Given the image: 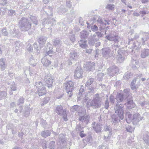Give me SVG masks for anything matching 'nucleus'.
Here are the masks:
<instances>
[{
    "label": "nucleus",
    "instance_id": "obj_14",
    "mask_svg": "<svg viewBox=\"0 0 149 149\" xmlns=\"http://www.w3.org/2000/svg\"><path fill=\"white\" fill-rule=\"evenodd\" d=\"M104 130L105 131L107 132H107L108 135H105L104 136V140L106 141H108L109 140L112 134L111 129L109 126L106 125L104 127Z\"/></svg>",
    "mask_w": 149,
    "mask_h": 149
},
{
    "label": "nucleus",
    "instance_id": "obj_20",
    "mask_svg": "<svg viewBox=\"0 0 149 149\" xmlns=\"http://www.w3.org/2000/svg\"><path fill=\"white\" fill-rule=\"evenodd\" d=\"M55 109L56 112L60 116H61L63 113L66 111V110H63L62 106L61 105L57 106Z\"/></svg>",
    "mask_w": 149,
    "mask_h": 149
},
{
    "label": "nucleus",
    "instance_id": "obj_9",
    "mask_svg": "<svg viewBox=\"0 0 149 149\" xmlns=\"http://www.w3.org/2000/svg\"><path fill=\"white\" fill-rule=\"evenodd\" d=\"M118 105V104H116V105L115 107L114 110L115 112L116 115L119 116V117L122 120L124 118L123 116V105Z\"/></svg>",
    "mask_w": 149,
    "mask_h": 149
},
{
    "label": "nucleus",
    "instance_id": "obj_58",
    "mask_svg": "<svg viewBox=\"0 0 149 149\" xmlns=\"http://www.w3.org/2000/svg\"><path fill=\"white\" fill-rule=\"evenodd\" d=\"M52 48H51V49L49 48V50L48 52H47L46 53V55L49 56L50 57H51L52 56V55H51L50 54H52L53 52H52Z\"/></svg>",
    "mask_w": 149,
    "mask_h": 149
},
{
    "label": "nucleus",
    "instance_id": "obj_1",
    "mask_svg": "<svg viewBox=\"0 0 149 149\" xmlns=\"http://www.w3.org/2000/svg\"><path fill=\"white\" fill-rule=\"evenodd\" d=\"M83 100L86 102V107L89 108L92 107L94 109H97L100 107L102 104L101 100L98 94L95 95L93 100L90 99L87 96L85 95L83 98Z\"/></svg>",
    "mask_w": 149,
    "mask_h": 149
},
{
    "label": "nucleus",
    "instance_id": "obj_5",
    "mask_svg": "<svg viewBox=\"0 0 149 149\" xmlns=\"http://www.w3.org/2000/svg\"><path fill=\"white\" fill-rule=\"evenodd\" d=\"M34 85L37 88L38 93L39 96H42L46 94V89L41 81H37L35 83Z\"/></svg>",
    "mask_w": 149,
    "mask_h": 149
},
{
    "label": "nucleus",
    "instance_id": "obj_30",
    "mask_svg": "<svg viewBox=\"0 0 149 149\" xmlns=\"http://www.w3.org/2000/svg\"><path fill=\"white\" fill-rule=\"evenodd\" d=\"M133 43L131 47V48H135L137 49L141 47L140 44L138 42H133L132 41H130L128 42V44L130 45L131 43Z\"/></svg>",
    "mask_w": 149,
    "mask_h": 149
},
{
    "label": "nucleus",
    "instance_id": "obj_3",
    "mask_svg": "<svg viewBox=\"0 0 149 149\" xmlns=\"http://www.w3.org/2000/svg\"><path fill=\"white\" fill-rule=\"evenodd\" d=\"M19 25L22 31L28 30L31 27V24L26 18L22 17L19 21Z\"/></svg>",
    "mask_w": 149,
    "mask_h": 149
},
{
    "label": "nucleus",
    "instance_id": "obj_16",
    "mask_svg": "<svg viewBox=\"0 0 149 149\" xmlns=\"http://www.w3.org/2000/svg\"><path fill=\"white\" fill-rule=\"evenodd\" d=\"M95 81V79L93 78H90L88 79L87 81L86 82L85 84V86L87 87L89 86L88 87V92L90 93H93L94 92V88L92 87H91L90 86V85L93 82Z\"/></svg>",
    "mask_w": 149,
    "mask_h": 149
},
{
    "label": "nucleus",
    "instance_id": "obj_64",
    "mask_svg": "<svg viewBox=\"0 0 149 149\" xmlns=\"http://www.w3.org/2000/svg\"><path fill=\"white\" fill-rule=\"evenodd\" d=\"M9 15H15L16 14L15 11L13 10H9Z\"/></svg>",
    "mask_w": 149,
    "mask_h": 149
},
{
    "label": "nucleus",
    "instance_id": "obj_19",
    "mask_svg": "<svg viewBox=\"0 0 149 149\" xmlns=\"http://www.w3.org/2000/svg\"><path fill=\"white\" fill-rule=\"evenodd\" d=\"M116 97V104H118L119 103L122 102L125 100V98L124 97V95L122 93H117Z\"/></svg>",
    "mask_w": 149,
    "mask_h": 149
},
{
    "label": "nucleus",
    "instance_id": "obj_13",
    "mask_svg": "<svg viewBox=\"0 0 149 149\" xmlns=\"http://www.w3.org/2000/svg\"><path fill=\"white\" fill-rule=\"evenodd\" d=\"M143 119V117L140 116L139 113H137L134 114L133 116L132 122L133 125H136L139 124L140 121H141Z\"/></svg>",
    "mask_w": 149,
    "mask_h": 149
},
{
    "label": "nucleus",
    "instance_id": "obj_21",
    "mask_svg": "<svg viewBox=\"0 0 149 149\" xmlns=\"http://www.w3.org/2000/svg\"><path fill=\"white\" fill-rule=\"evenodd\" d=\"M95 64L93 62H89L88 64L84 68L87 71H93L95 69Z\"/></svg>",
    "mask_w": 149,
    "mask_h": 149
},
{
    "label": "nucleus",
    "instance_id": "obj_8",
    "mask_svg": "<svg viewBox=\"0 0 149 149\" xmlns=\"http://www.w3.org/2000/svg\"><path fill=\"white\" fill-rule=\"evenodd\" d=\"M56 20L52 18H45L43 19L42 24L44 26L49 29L50 27L56 24Z\"/></svg>",
    "mask_w": 149,
    "mask_h": 149
},
{
    "label": "nucleus",
    "instance_id": "obj_10",
    "mask_svg": "<svg viewBox=\"0 0 149 149\" xmlns=\"http://www.w3.org/2000/svg\"><path fill=\"white\" fill-rule=\"evenodd\" d=\"M111 50L109 47L103 48L102 52L103 56L107 59L113 55V53H111Z\"/></svg>",
    "mask_w": 149,
    "mask_h": 149
},
{
    "label": "nucleus",
    "instance_id": "obj_57",
    "mask_svg": "<svg viewBox=\"0 0 149 149\" xmlns=\"http://www.w3.org/2000/svg\"><path fill=\"white\" fill-rule=\"evenodd\" d=\"M109 107V102L108 99L105 101L104 107L106 109H108Z\"/></svg>",
    "mask_w": 149,
    "mask_h": 149
},
{
    "label": "nucleus",
    "instance_id": "obj_12",
    "mask_svg": "<svg viewBox=\"0 0 149 149\" xmlns=\"http://www.w3.org/2000/svg\"><path fill=\"white\" fill-rule=\"evenodd\" d=\"M140 34L142 35L143 36V37L141 38L140 41L143 45H145L146 42L149 38V33L141 31Z\"/></svg>",
    "mask_w": 149,
    "mask_h": 149
},
{
    "label": "nucleus",
    "instance_id": "obj_29",
    "mask_svg": "<svg viewBox=\"0 0 149 149\" xmlns=\"http://www.w3.org/2000/svg\"><path fill=\"white\" fill-rule=\"evenodd\" d=\"M89 35V32L86 30H84L80 32V36L81 38H87Z\"/></svg>",
    "mask_w": 149,
    "mask_h": 149
},
{
    "label": "nucleus",
    "instance_id": "obj_33",
    "mask_svg": "<svg viewBox=\"0 0 149 149\" xmlns=\"http://www.w3.org/2000/svg\"><path fill=\"white\" fill-rule=\"evenodd\" d=\"M112 122L115 123H116L120 121V119L119 116L116 114H113L111 116Z\"/></svg>",
    "mask_w": 149,
    "mask_h": 149
},
{
    "label": "nucleus",
    "instance_id": "obj_23",
    "mask_svg": "<svg viewBox=\"0 0 149 149\" xmlns=\"http://www.w3.org/2000/svg\"><path fill=\"white\" fill-rule=\"evenodd\" d=\"M7 67L6 60L4 58L0 59V69L1 70H4Z\"/></svg>",
    "mask_w": 149,
    "mask_h": 149
},
{
    "label": "nucleus",
    "instance_id": "obj_39",
    "mask_svg": "<svg viewBox=\"0 0 149 149\" xmlns=\"http://www.w3.org/2000/svg\"><path fill=\"white\" fill-rule=\"evenodd\" d=\"M97 22L99 23H100V24H103L105 25H106L107 24L108 25L109 24V21H107L105 20H104V22L102 21V19L101 17H99L98 18V19Z\"/></svg>",
    "mask_w": 149,
    "mask_h": 149
},
{
    "label": "nucleus",
    "instance_id": "obj_17",
    "mask_svg": "<svg viewBox=\"0 0 149 149\" xmlns=\"http://www.w3.org/2000/svg\"><path fill=\"white\" fill-rule=\"evenodd\" d=\"M93 130L97 133L101 132L102 130V125L100 123H96L95 122H93L92 124Z\"/></svg>",
    "mask_w": 149,
    "mask_h": 149
},
{
    "label": "nucleus",
    "instance_id": "obj_7",
    "mask_svg": "<svg viewBox=\"0 0 149 149\" xmlns=\"http://www.w3.org/2000/svg\"><path fill=\"white\" fill-rule=\"evenodd\" d=\"M105 38L109 41H113L115 43H118L120 42V45H122L123 43V38L118 35L110 34L106 36Z\"/></svg>",
    "mask_w": 149,
    "mask_h": 149
},
{
    "label": "nucleus",
    "instance_id": "obj_34",
    "mask_svg": "<svg viewBox=\"0 0 149 149\" xmlns=\"http://www.w3.org/2000/svg\"><path fill=\"white\" fill-rule=\"evenodd\" d=\"M41 62L43 65L46 67L48 66L51 63L50 61L45 58H43L41 60Z\"/></svg>",
    "mask_w": 149,
    "mask_h": 149
},
{
    "label": "nucleus",
    "instance_id": "obj_53",
    "mask_svg": "<svg viewBox=\"0 0 149 149\" xmlns=\"http://www.w3.org/2000/svg\"><path fill=\"white\" fill-rule=\"evenodd\" d=\"M85 140L87 143H91L92 141V137L90 135L86 137Z\"/></svg>",
    "mask_w": 149,
    "mask_h": 149
},
{
    "label": "nucleus",
    "instance_id": "obj_62",
    "mask_svg": "<svg viewBox=\"0 0 149 149\" xmlns=\"http://www.w3.org/2000/svg\"><path fill=\"white\" fill-rule=\"evenodd\" d=\"M33 61H34L33 60V57L32 56H31V57L30 58V63L31 64H32L33 66H35L37 64L36 63H33Z\"/></svg>",
    "mask_w": 149,
    "mask_h": 149
},
{
    "label": "nucleus",
    "instance_id": "obj_54",
    "mask_svg": "<svg viewBox=\"0 0 149 149\" xmlns=\"http://www.w3.org/2000/svg\"><path fill=\"white\" fill-rule=\"evenodd\" d=\"M104 76V74L102 73H100L97 75V79L99 81H101Z\"/></svg>",
    "mask_w": 149,
    "mask_h": 149
},
{
    "label": "nucleus",
    "instance_id": "obj_6",
    "mask_svg": "<svg viewBox=\"0 0 149 149\" xmlns=\"http://www.w3.org/2000/svg\"><path fill=\"white\" fill-rule=\"evenodd\" d=\"M127 54V51L123 48L120 49L118 51V55L116 57L117 60L118 62H123L125 59V56Z\"/></svg>",
    "mask_w": 149,
    "mask_h": 149
},
{
    "label": "nucleus",
    "instance_id": "obj_63",
    "mask_svg": "<svg viewBox=\"0 0 149 149\" xmlns=\"http://www.w3.org/2000/svg\"><path fill=\"white\" fill-rule=\"evenodd\" d=\"M76 128L77 131H81L83 130L82 129L83 127H82L81 126L79 125H77L76 126Z\"/></svg>",
    "mask_w": 149,
    "mask_h": 149
},
{
    "label": "nucleus",
    "instance_id": "obj_32",
    "mask_svg": "<svg viewBox=\"0 0 149 149\" xmlns=\"http://www.w3.org/2000/svg\"><path fill=\"white\" fill-rule=\"evenodd\" d=\"M68 37L70 40L72 42H74L76 40L75 33L72 30H71L69 32L68 35Z\"/></svg>",
    "mask_w": 149,
    "mask_h": 149
},
{
    "label": "nucleus",
    "instance_id": "obj_40",
    "mask_svg": "<svg viewBox=\"0 0 149 149\" xmlns=\"http://www.w3.org/2000/svg\"><path fill=\"white\" fill-rule=\"evenodd\" d=\"M86 40H81L79 41V46L83 48H86L87 46L86 45Z\"/></svg>",
    "mask_w": 149,
    "mask_h": 149
},
{
    "label": "nucleus",
    "instance_id": "obj_42",
    "mask_svg": "<svg viewBox=\"0 0 149 149\" xmlns=\"http://www.w3.org/2000/svg\"><path fill=\"white\" fill-rule=\"evenodd\" d=\"M84 93V90L83 88H80L79 90V95L78 96L79 100H81L82 98Z\"/></svg>",
    "mask_w": 149,
    "mask_h": 149
},
{
    "label": "nucleus",
    "instance_id": "obj_51",
    "mask_svg": "<svg viewBox=\"0 0 149 149\" xmlns=\"http://www.w3.org/2000/svg\"><path fill=\"white\" fill-rule=\"evenodd\" d=\"M6 95V93L5 91L0 92V100L4 99Z\"/></svg>",
    "mask_w": 149,
    "mask_h": 149
},
{
    "label": "nucleus",
    "instance_id": "obj_38",
    "mask_svg": "<svg viewBox=\"0 0 149 149\" xmlns=\"http://www.w3.org/2000/svg\"><path fill=\"white\" fill-rule=\"evenodd\" d=\"M67 9L65 8L63 6H61L57 9V12L59 13H63L67 11Z\"/></svg>",
    "mask_w": 149,
    "mask_h": 149
},
{
    "label": "nucleus",
    "instance_id": "obj_48",
    "mask_svg": "<svg viewBox=\"0 0 149 149\" xmlns=\"http://www.w3.org/2000/svg\"><path fill=\"white\" fill-rule=\"evenodd\" d=\"M55 142L54 141L50 142L49 145V148L50 149H55Z\"/></svg>",
    "mask_w": 149,
    "mask_h": 149
},
{
    "label": "nucleus",
    "instance_id": "obj_37",
    "mask_svg": "<svg viewBox=\"0 0 149 149\" xmlns=\"http://www.w3.org/2000/svg\"><path fill=\"white\" fill-rule=\"evenodd\" d=\"M126 122L127 123V124L125 125V128L126 129V130L129 132H132L134 131V128L131 127V125H130L127 122V120H126Z\"/></svg>",
    "mask_w": 149,
    "mask_h": 149
},
{
    "label": "nucleus",
    "instance_id": "obj_18",
    "mask_svg": "<svg viewBox=\"0 0 149 149\" xmlns=\"http://www.w3.org/2000/svg\"><path fill=\"white\" fill-rule=\"evenodd\" d=\"M83 70L79 66L76 68L74 72V77L75 78H80L82 77Z\"/></svg>",
    "mask_w": 149,
    "mask_h": 149
},
{
    "label": "nucleus",
    "instance_id": "obj_41",
    "mask_svg": "<svg viewBox=\"0 0 149 149\" xmlns=\"http://www.w3.org/2000/svg\"><path fill=\"white\" fill-rule=\"evenodd\" d=\"M136 79V78L133 79L131 83V88L132 90H134L138 88V86L137 85L135 84V83Z\"/></svg>",
    "mask_w": 149,
    "mask_h": 149
},
{
    "label": "nucleus",
    "instance_id": "obj_43",
    "mask_svg": "<svg viewBox=\"0 0 149 149\" xmlns=\"http://www.w3.org/2000/svg\"><path fill=\"white\" fill-rule=\"evenodd\" d=\"M62 41L57 38L55 40H54L53 41V44L55 46H60L62 44Z\"/></svg>",
    "mask_w": 149,
    "mask_h": 149
},
{
    "label": "nucleus",
    "instance_id": "obj_24",
    "mask_svg": "<svg viewBox=\"0 0 149 149\" xmlns=\"http://www.w3.org/2000/svg\"><path fill=\"white\" fill-rule=\"evenodd\" d=\"M125 104L128 109H129L133 108L135 106V104L132 100H127V102L125 103Z\"/></svg>",
    "mask_w": 149,
    "mask_h": 149
},
{
    "label": "nucleus",
    "instance_id": "obj_60",
    "mask_svg": "<svg viewBox=\"0 0 149 149\" xmlns=\"http://www.w3.org/2000/svg\"><path fill=\"white\" fill-rule=\"evenodd\" d=\"M47 141H44L42 143V146L43 149H46L47 144Z\"/></svg>",
    "mask_w": 149,
    "mask_h": 149
},
{
    "label": "nucleus",
    "instance_id": "obj_52",
    "mask_svg": "<svg viewBox=\"0 0 149 149\" xmlns=\"http://www.w3.org/2000/svg\"><path fill=\"white\" fill-rule=\"evenodd\" d=\"M109 99L110 101L112 104H114L116 102V97L115 98L113 95H111Z\"/></svg>",
    "mask_w": 149,
    "mask_h": 149
},
{
    "label": "nucleus",
    "instance_id": "obj_28",
    "mask_svg": "<svg viewBox=\"0 0 149 149\" xmlns=\"http://www.w3.org/2000/svg\"><path fill=\"white\" fill-rule=\"evenodd\" d=\"M143 139L145 143L149 146V132H146L144 134Z\"/></svg>",
    "mask_w": 149,
    "mask_h": 149
},
{
    "label": "nucleus",
    "instance_id": "obj_61",
    "mask_svg": "<svg viewBox=\"0 0 149 149\" xmlns=\"http://www.w3.org/2000/svg\"><path fill=\"white\" fill-rule=\"evenodd\" d=\"M63 116V120L65 121H67L68 120L67 118V114L66 113V111L64 113H63V114H62Z\"/></svg>",
    "mask_w": 149,
    "mask_h": 149
},
{
    "label": "nucleus",
    "instance_id": "obj_44",
    "mask_svg": "<svg viewBox=\"0 0 149 149\" xmlns=\"http://www.w3.org/2000/svg\"><path fill=\"white\" fill-rule=\"evenodd\" d=\"M58 141L60 143H64L65 142L64 136L63 134H60Z\"/></svg>",
    "mask_w": 149,
    "mask_h": 149
},
{
    "label": "nucleus",
    "instance_id": "obj_4",
    "mask_svg": "<svg viewBox=\"0 0 149 149\" xmlns=\"http://www.w3.org/2000/svg\"><path fill=\"white\" fill-rule=\"evenodd\" d=\"M63 86L66 90V91L68 93V96L69 97V100L71 99L70 98L73 94L72 91L73 90V86L74 84L73 82L71 81H69L67 83H64Z\"/></svg>",
    "mask_w": 149,
    "mask_h": 149
},
{
    "label": "nucleus",
    "instance_id": "obj_22",
    "mask_svg": "<svg viewBox=\"0 0 149 149\" xmlns=\"http://www.w3.org/2000/svg\"><path fill=\"white\" fill-rule=\"evenodd\" d=\"M47 40V38L44 36H40L38 41L40 47H42L45 44Z\"/></svg>",
    "mask_w": 149,
    "mask_h": 149
},
{
    "label": "nucleus",
    "instance_id": "obj_31",
    "mask_svg": "<svg viewBox=\"0 0 149 149\" xmlns=\"http://www.w3.org/2000/svg\"><path fill=\"white\" fill-rule=\"evenodd\" d=\"M89 118L88 115H84L80 116L79 119V120L82 122H85L86 123H87L89 121Z\"/></svg>",
    "mask_w": 149,
    "mask_h": 149
},
{
    "label": "nucleus",
    "instance_id": "obj_36",
    "mask_svg": "<svg viewBox=\"0 0 149 149\" xmlns=\"http://www.w3.org/2000/svg\"><path fill=\"white\" fill-rule=\"evenodd\" d=\"M78 115L79 116L86 115V110L85 108L81 107L79 110H78Z\"/></svg>",
    "mask_w": 149,
    "mask_h": 149
},
{
    "label": "nucleus",
    "instance_id": "obj_2",
    "mask_svg": "<svg viewBox=\"0 0 149 149\" xmlns=\"http://www.w3.org/2000/svg\"><path fill=\"white\" fill-rule=\"evenodd\" d=\"M102 36V34L100 32H96L95 34H91L88 40V44L90 46H94L95 42L98 41Z\"/></svg>",
    "mask_w": 149,
    "mask_h": 149
},
{
    "label": "nucleus",
    "instance_id": "obj_27",
    "mask_svg": "<svg viewBox=\"0 0 149 149\" xmlns=\"http://www.w3.org/2000/svg\"><path fill=\"white\" fill-rule=\"evenodd\" d=\"M149 55V49H143L141 52V58H144L148 56Z\"/></svg>",
    "mask_w": 149,
    "mask_h": 149
},
{
    "label": "nucleus",
    "instance_id": "obj_26",
    "mask_svg": "<svg viewBox=\"0 0 149 149\" xmlns=\"http://www.w3.org/2000/svg\"><path fill=\"white\" fill-rule=\"evenodd\" d=\"M78 58L77 53L74 51H72L70 52V59L71 60L77 61Z\"/></svg>",
    "mask_w": 149,
    "mask_h": 149
},
{
    "label": "nucleus",
    "instance_id": "obj_59",
    "mask_svg": "<svg viewBox=\"0 0 149 149\" xmlns=\"http://www.w3.org/2000/svg\"><path fill=\"white\" fill-rule=\"evenodd\" d=\"M26 49L27 51L29 52H31L33 50V48L31 44H29L26 47Z\"/></svg>",
    "mask_w": 149,
    "mask_h": 149
},
{
    "label": "nucleus",
    "instance_id": "obj_45",
    "mask_svg": "<svg viewBox=\"0 0 149 149\" xmlns=\"http://www.w3.org/2000/svg\"><path fill=\"white\" fill-rule=\"evenodd\" d=\"M132 76V75L131 72H127L125 73L123 78L126 80H127L131 78Z\"/></svg>",
    "mask_w": 149,
    "mask_h": 149
},
{
    "label": "nucleus",
    "instance_id": "obj_11",
    "mask_svg": "<svg viewBox=\"0 0 149 149\" xmlns=\"http://www.w3.org/2000/svg\"><path fill=\"white\" fill-rule=\"evenodd\" d=\"M118 72V68L115 66L110 67L108 69L107 74L110 76H113L116 74Z\"/></svg>",
    "mask_w": 149,
    "mask_h": 149
},
{
    "label": "nucleus",
    "instance_id": "obj_47",
    "mask_svg": "<svg viewBox=\"0 0 149 149\" xmlns=\"http://www.w3.org/2000/svg\"><path fill=\"white\" fill-rule=\"evenodd\" d=\"M30 19L33 24L36 25L38 24L37 19L36 17L33 16H31Z\"/></svg>",
    "mask_w": 149,
    "mask_h": 149
},
{
    "label": "nucleus",
    "instance_id": "obj_50",
    "mask_svg": "<svg viewBox=\"0 0 149 149\" xmlns=\"http://www.w3.org/2000/svg\"><path fill=\"white\" fill-rule=\"evenodd\" d=\"M81 108L79 106L77 105H74L72 107L71 109V111L73 112L77 111L78 112V110H79Z\"/></svg>",
    "mask_w": 149,
    "mask_h": 149
},
{
    "label": "nucleus",
    "instance_id": "obj_46",
    "mask_svg": "<svg viewBox=\"0 0 149 149\" xmlns=\"http://www.w3.org/2000/svg\"><path fill=\"white\" fill-rule=\"evenodd\" d=\"M115 7V6L114 4H108L107 5L106 8L110 10H113Z\"/></svg>",
    "mask_w": 149,
    "mask_h": 149
},
{
    "label": "nucleus",
    "instance_id": "obj_49",
    "mask_svg": "<svg viewBox=\"0 0 149 149\" xmlns=\"http://www.w3.org/2000/svg\"><path fill=\"white\" fill-rule=\"evenodd\" d=\"M49 97H45L43 99L42 102L41 104L42 106L44 105L45 104L47 103L49 100Z\"/></svg>",
    "mask_w": 149,
    "mask_h": 149
},
{
    "label": "nucleus",
    "instance_id": "obj_55",
    "mask_svg": "<svg viewBox=\"0 0 149 149\" xmlns=\"http://www.w3.org/2000/svg\"><path fill=\"white\" fill-rule=\"evenodd\" d=\"M1 31L2 34L3 35L6 36L8 35V33L5 28H3L2 29Z\"/></svg>",
    "mask_w": 149,
    "mask_h": 149
},
{
    "label": "nucleus",
    "instance_id": "obj_35",
    "mask_svg": "<svg viewBox=\"0 0 149 149\" xmlns=\"http://www.w3.org/2000/svg\"><path fill=\"white\" fill-rule=\"evenodd\" d=\"M51 134V132L49 130H45L42 131L41 133V135L45 138L50 136Z\"/></svg>",
    "mask_w": 149,
    "mask_h": 149
},
{
    "label": "nucleus",
    "instance_id": "obj_25",
    "mask_svg": "<svg viewBox=\"0 0 149 149\" xmlns=\"http://www.w3.org/2000/svg\"><path fill=\"white\" fill-rule=\"evenodd\" d=\"M44 11L47 15L52 16V8L50 7L47 6L43 8Z\"/></svg>",
    "mask_w": 149,
    "mask_h": 149
},
{
    "label": "nucleus",
    "instance_id": "obj_56",
    "mask_svg": "<svg viewBox=\"0 0 149 149\" xmlns=\"http://www.w3.org/2000/svg\"><path fill=\"white\" fill-rule=\"evenodd\" d=\"M91 29L94 32H95L97 31L98 30V28L97 26L96 25H94L92 26L91 27Z\"/></svg>",
    "mask_w": 149,
    "mask_h": 149
},
{
    "label": "nucleus",
    "instance_id": "obj_15",
    "mask_svg": "<svg viewBox=\"0 0 149 149\" xmlns=\"http://www.w3.org/2000/svg\"><path fill=\"white\" fill-rule=\"evenodd\" d=\"M44 80L47 84V86L49 88L52 86L53 82V79L50 74H47L44 77Z\"/></svg>",
    "mask_w": 149,
    "mask_h": 149
}]
</instances>
